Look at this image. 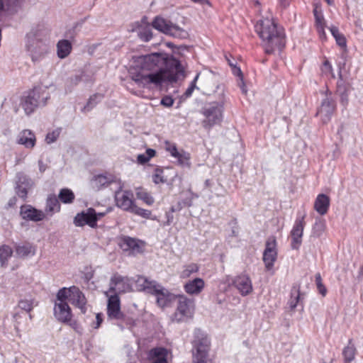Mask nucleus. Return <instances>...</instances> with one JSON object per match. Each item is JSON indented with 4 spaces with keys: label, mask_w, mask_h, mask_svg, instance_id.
Instances as JSON below:
<instances>
[{
    "label": "nucleus",
    "mask_w": 363,
    "mask_h": 363,
    "mask_svg": "<svg viewBox=\"0 0 363 363\" xmlns=\"http://www.w3.org/2000/svg\"><path fill=\"white\" fill-rule=\"evenodd\" d=\"M180 62L165 53H152L142 56L140 71L133 74L132 79L142 87L152 84L161 86L164 82L173 83L184 77Z\"/></svg>",
    "instance_id": "1"
},
{
    "label": "nucleus",
    "mask_w": 363,
    "mask_h": 363,
    "mask_svg": "<svg viewBox=\"0 0 363 363\" xmlns=\"http://www.w3.org/2000/svg\"><path fill=\"white\" fill-rule=\"evenodd\" d=\"M256 31L262 40L265 52L272 54L281 51L285 47L284 29L272 20L265 18L259 21L255 26Z\"/></svg>",
    "instance_id": "2"
},
{
    "label": "nucleus",
    "mask_w": 363,
    "mask_h": 363,
    "mask_svg": "<svg viewBox=\"0 0 363 363\" xmlns=\"http://www.w3.org/2000/svg\"><path fill=\"white\" fill-rule=\"evenodd\" d=\"M216 88L219 91L218 100L205 105L201 111L205 118L202 121V125L205 129L211 128L223 120V106L225 104L224 88L221 85H217Z\"/></svg>",
    "instance_id": "3"
},
{
    "label": "nucleus",
    "mask_w": 363,
    "mask_h": 363,
    "mask_svg": "<svg viewBox=\"0 0 363 363\" xmlns=\"http://www.w3.org/2000/svg\"><path fill=\"white\" fill-rule=\"evenodd\" d=\"M50 98L46 87L35 86L22 98L21 106L25 113L30 115L36 108L45 106Z\"/></svg>",
    "instance_id": "4"
},
{
    "label": "nucleus",
    "mask_w": 363,
    "mask_h": 363,
    "mask_svg": "<svg viewBox=\"0 0 363 363\" xmlns=\"http://www.w3.org/2000/svg\"><path fill=\"white\" fill-rule=\"evenodd\" d=\"M137 282L142 290L156 296L157 303L160 307L168 306L171 302L176 300L177 296L169 292L167 289L158 284L155 281H150L144 277H140Z\"/></svg>",
    "instance_id": "5"
},
{
    "label": "nucleus",
    "mask_w": 363,
    "mask_h": 363,
    "mask_svg": "<svg viewBox=\"0 0 363 363\" xmlns=\"http://www.w3.org/2000/svg\"><path fill=\"white\" fill-rule=\"evenodd\" d=\"M26 46L33 62L42 60L49 50L48 44L40 38L38 30L34 29L27 34Z\"/></svg>",
    "instance_id": "6"
},
{
    "label": "nucleus",
    "mask_w": 363,
    "mask_h": 363,
    "mask_svg": "<svg viewBox=\"0 0 363 363\" xmlns=\"http://www.w3.org/2000/svg\"><path fill=\"white\" fill-rule=\"evenodd\" d=\"M107 315L109 319L118 321V325L123 329L125 326L130 327L134 320L121 311V301L118 294L111 296L108 299Z\"/></svg>",
    "instance_id": "7"
},
{
    "label": "nucleus",
    "mask_w": 363,
    "mask_h": 363,
    "mask_svg": "<svg viewBox=\"0 0 363 363\" xmlns=\"http://www.w3.org/2000/svg\"><path fill=\"white\" fill-rule=\"evenodd\" d=\"M177 306L173 315V320L177 323L186 322L193 317L194 313V301L184 295H178L176 298Z\"/></svg>",
    "instance_id": "8"
},
{
    "label": "nucleus",
    "mask_w": 363,
    "mask_h": 363,
    "mask_svg": "<svg viewBox=\"0 0 363 363\" xmlns=\"http://www.w3.org/2000/svg\"><path fill=\"white\" fill-rule=\"evenodd\" d=\"M152 28L171 36L178 38H186L188 33L179 26L160 16H156L152 22Z\"/></svg>",
    "instance_id": "9"
},
{
    "label": "nucleus",
    "mask_w": 363,
    "mask_h": 363,
    "mask_svg": "<svg viewBox=\"0 0 363 363\" xmlns=\"http://www.w3.org/2000/svg\"><path fill=\"white\" fill-rule=\"evenodd\" d=\"M209 341L206 337L196 336L193 341V362L211 363L208 357Z\"/></svg>",
    "instance_id": "10"
},
{
    "label": "nucleus",
    "mask_w": 363,
    "mask_h": 363,
    "mask_svg": "<svg viewBox=\"0 0 363 363\" xmlns=\"http://www.w3.org/2000/svg\"><path fill=\"white\" fill-rule=\"evenodd\" d=\"M132 290V280L118 273L113 274L109 282V291L114 294L127 293Z\"/></svg>",
    "instance_id": "11"
},
{
    "label": "nucleus",
    "mask_w": 363,
    "mask_h": 363,
    "mask_svg": "<svg viewBox=\"0 0 363 363\" xmlns=\"http://www.w3.org/2000/svg\"><path fill=\"white\" fill-rule=\"evenodd\" d=\"M277 241L274 236L269 237L265 244V249L263 252V262L267 271L272 269L277 257L276 249Z\"/></svg>",
    "instance_id": "12"
},
{
    "label": "nucleus",
    "mask_w": 363,
    "mask_h": 363,
    "mask_svg": "<svg viewBox=\"0 0 363 363\" xmlns=\"http://www.w3.org/2000/svg\"><path fill=\"white\" fill-rule=\"evenodd\" d=\"M305 216V214L302 216H298L291 231V247L293 250H298L302 243L303 229L306 225L304 221Z\"/></svg>",
    "instance_id": "13"
},
{
    "label": "nucleus",
    "mask_w": 363,
    "mask_h": 363,
    "mask_svg": "<svg viewBox=\"0 0 363 363\" xmlns=\"http://www.w3.org/2000/svg\"><path fill=\"white\" fill-rule=\"evenodd\" d=\"M116 206L123 211L131 212L135 203L133 200V194L130 191H122V187L115 192Z\"/></svg>",
    "instance_id": "14"
},
{
    "label": "nucleus",
    "mask_w": 363,
    "mask_h": 363,
    "mask_svg": "<svg viewBox=\"0 0 363 363\" xmlns=\"http://www.w3.org/2000/svg\"><path fill=\"white\" fill-rule=\"evenodd\" d=\"M152 23L147 22V17L143 16L140 21L132 24V31L136 32L138 38L143 42H149L152 38Z\"/></svg>",
    "instance_id": "15"
},
{
    "label": "nucleus",
    "mask_w": 363,
    "mask_h": 363,
    "mask_svg": "<svg viewBox=\"0 0 363 363\" xmlns=\"http://www.w3.org/2000/svg\"><path fill=\"white\" fill-rule=\"evenodd\" d=\"M335 101L331 95H327L322 101L321 105L318 108L316 115L320 117L323 123H327L330 121L335 110Z\"/></svg>",
    "instance_id": "16"
},
{
    "label": "nucleus",
    "mask_w": 363,
    "mask_h": 363,
    "mask_svg": "<svg viewBox=\"0 0 363 363\" xmlns=\"http://www.w3.org/2000/svg\"><path fill=\"white\" fill-rule=\"evenodd\" d=\"M96 211L93 208H89L86 211L78 213L74 218V224L77 227H83L85 225L92 228L97 227L96 224Z\"/></svg>",
    "instance_id": "17"
},
{
    "label": "nucleus",
    "mask_w": 363,
    "mask_h": 363,
    "mask_svg": "<svg viewBox=\"0 0 363 363\" xmlns=\"http://www.w3.org/2000/svg\"><path fill=\"white\" fill-rule=\"evenodd\" d=\"M20 215L23 220L34 222L41 221L45 217V214L43 211L36 209L31 205L21 206Z\"/></svg>",
    "instance_id": "18"
},
{
    "label": "nucleus",
    "mask_w": 363,
    "mask_h": 363,
    "mask_svg": "<svg viewBox=\"0 0 363 363\" xmlns=\"http://www.w3.org/2000/svg\"><path fill=\"white\" fill-rule=\"evenodd\" d=\"M233 285L243 296L250 294L252 291V281L247 274H242L235 277L233 281Z\"/></svg>",
    "instance_id": "19"
},
{
    "label": "nucleus",
    "mask_w": 363,
    "mask_h": 363,
    "mask_svg": "<svg viewBox=\"0 0 363 363\" xmlns=\"http://www.w3.org/2000/svg\"><path fill=\"white\" fill-rule=\"evenodd\" d=\"M30 186V180L26 175L22 173L17 174L15 191L19 198L23 201L26 199Z\"/></svg>",
    "instance_id": "20"
},
{
    "label": "nucleus",
    "mask_w": 363,
    "mask_h": 363,
    "mask_svg": "<svg viewBox=\"0 0 363 363\" xmlns=\"http://www.w3.org/2000/svg\"><path fill=\"white\" fill-rule=\"evenodd\" d=\"M54 315L56 319L63 323H67L72 318V310L67 303H55Z\"/></svg>",
    "instance_id": "21"
},
{
    "label": "nucleus",
    "mask_w": 363,
    "mask_h": 363,
    "mask_svg": "<svg viewBox=\"0 0 363 363\" xmlns=\"http://www.w3.org/2000/svg\"><path fill=\"white\" fill-rule=\"evenodd\" d=\"M69 291H71L70 301L72 304L79 308L82 313H85L86 311V299L84 294L75 286H70Z\"/></svg>",
    "instance_id": "22"
},
{
    "label": "nucleus",
    "mask_w": 363,
    "mask_h": 363,
    "mask_svg": "<svg viewBox=\"0 0 363 363\" xmlns=\"http://www.w3.org/2000/svg\"><path fill=\"white\" fill-rule=\"evenodd\" d=\"M119 245L123 251H128L130 253H138L141 252L138 240L128 236L122 238Z\"/></svg>",
    "instance_id": "23"
},
{
    "label": "nucleus",
    "mask_w": 363,
    "mask_h": 363,
    "mask_svg": "<svg viewBox=\"0 0 363 363\" xmlns=\"http://www.w3.org/2000/svg\"><path fill=\"white\" fill-rule=\"evenodd\" d=\"M303 295L300 292V287L298 286L294 285L292 286L291 290L290 298L288 301V306L291 311H294L296 306H301V310L303 308V306L302 303V298Z\"/></svg>",
    "instance_id": "24"
},
{
    "label": "nucleus",
    "mask_w": 363,
    "mask_h": 363,
    "mask_svg": "<svg viewBox=\"0 0 363 363\" xmlns=\"http://www.w3.org/2000/svg\"><path fill=\"white\" fill-rule=\"evenodd\" d=\"M113 182L111 175L98 174L94 177L91 181V186L96 191L106 187Z\"/></svg>",
    "instance_id": "25"
},
{
    "label": "nucleus",
    "mask_w": 363,
    "mask_h": 363,
    "mask_svg": "<svg viewBox=\"0 0 363 363\" xmlns=\"http://www.w3.org/2000/svg\"><path fill=\"white\" fill-rule=\"evenodd\" d=\"M150 357L152 359V363H168V350L164 347H155L150 351Z\"/></svg>",
    "instance_id": "26"
},
{
    "label": "nucleus",
    "mask_w": 363,
    "mask_h": 363,
    "mask_svg": "<svg viewBox=\"0 0 363 363\" xmlns=\"http://www.w3.org/2000/svg\"><path fill=\"white\" fill-rule=\"evenodd\" d=\"M204 281L201 278H195L184 285V290L189 294H198L204 288Z\"/></svg>",
    "instance_id": "27"
},
{
    "label": "nucleus",
    "mask_w": 363,
    "mask_h": 363,
    "mask_svg": "<svg viewBox=\"0 0 363 363\" xmlns=\"http://www.w3.org/2000/svg\"><path fill=\"white\" fill-rule=\"evenodd\" d=\"M18 143L27 148H32L35 144V136L30 130H24L18 135Z\"/></svg>",
    "instance_id": "28"
},
{
    "label": "nucleus",
    "mask_w": 363,
    "mask_h": 363,
    "mask_svg": "<svg viewBox=\"0 0 363 363\" xmlns=\"http://www.w3.org/2000/svg\"><path fill=\"white\" fill-rule=\"evenodd\" d=\"M330 199L325 194H319L314 203L315 211L320 215H325L328 210Z\"/></svg>",
    "instance_id": "29"
},
{
    "label": "nucleus",
    "mask_w": 363,
    "mask_h": 363,
    "mask_svg": "<svg viewBox=\"0 0 363 363\" xmlns=\"http://www.w3.org/2000/svg\"><path fill=\"white\" fill-rule=\"evenodd\" d=\"M45 212L52 215L55 212L60 211V204L59 199L55 195L51 194L48 196L46 201Z\"/></svg>",
    "instance_id": "30"
},
{
    "label": "nucleus",
    "mask_w": 363,
    "mask_h": 363,
    "mask_svg": "<svg viewBox=\"0 0 363 363\" xmlns=\"http://www.w3.org/2000/svg\"><path fill=\"white\" fill-rule=\"evenodd\" d=\"M72 50V44L68 40H61L57 44V56L61 58L67 57Z\"/></svg>",
    "instance_id": "31"
},
{
    "label": "nucleus",
    "mask_w": 363,
    "mask_h": 363,
    "mask_svg": "<svg viewBox=\"0 0 363 363\" xmlns=\"http://www.w3.org/2000/svg\"><path fill=\"white\" fill-rule=\"evenodd\" d=\"M14 248L16 255L19 257H26L30 254L34 255L33 247L30 243L16 244Z\"/></svg>",
    "instance_id": "32"
},
{
    "label": "nucleus",
    "mask_w": 363,
    "mask_h": 363,
    "mask_svg": "<svg viewBox=\"0 0 363 363\" xmlns=\"http://www.w3.org/2000/svg\"><path fill=\"white\" fill-rule=\"evenodd\" d=\"M13 255V250L6 245L0 247V264L2 267H6L8 261Z\"/></svg>",
    "instance_id": "33"
},
{
    "label": "nucleus",
    "mask_w": 363,
    "mask_h": 363,
    "mask_svg": "<svg viewBox=\"0 0 363 363\" xmlns=\"http://www.w3.org/2000/svg\"><path fill=\"white\" fill-rule=\"evenodd\" d=\"M332 35L335 39L336 43L342 48L345 49L347 47V40L345 35L339 31L336 26L330 28Z\"/></svg>",
    "instance_id": "34"
},
{
    "label": "nucleus",
    "mask_w": 363,
    "mask_h": 363,
    "mask_svg": "<svg viewBox=\"0 0 363 363\" xmlns=\"http://www.w3.org/2000/svg\"><path fill=\"white\" fill-rule=\"evenodd\" d=\"M103 99L104 94H102L96 93L93 94L89 97L86 104L84 106L82 111H91Z\"/></svg>",
    "instance_id": "35"
},
{
    "label": "nucleus",
    "mask_w": 363,
    "mask_h": 363,
    "mask_svg": "<svg viewBox=\"0 0 363 363\" xmlns=\"http://www.w3.org/2000/svg\"><path fill=\"white\" fill-rule=\"evenodd\" d=\"M136 196L138 199L142 200L148 206H151L154 203V198L143 188H138L136 189Z\"/></svg>",
    "instance_id": "36"
},
{
    "label": "nucleus",
    "mask_w": 363,
    "mask_h": 363,
    "mask_svg": "<svg viewBox=\"0 0 363 363\" xmlns=\"http://www.w3.org/2000/svg\"><path fill=\"white\" fill-rule=\"evenodd\" d=\"M177 159L178 164L182 166V167L190 168L191 167V156L188 152L184 151V150H180L178 156L175 157Z\"/></svg>",
    "instance_id": "37"
},
{
    "label": "nucleus",
    "mask_w": 363,
    "mask_h": 363,
    "mask_svg": "<svg viewBox=\"0 0 363 363\" xmlns=\"http://www.w3.org/2000/svg\"><path fill=\"white\" fill-rule=\"evenodd\" d=\"M58 199L64 203H71L74 199V194L69 189H62L59 193Z\"/></svg>",
    "instance_id": "38"
},
{
    "label": "nucleus",
    "mask_w": 363,
    "mask_h": 363,
    "mask_svg": "<svg viewBox=\"0 0 363 363\" xmlns=\"http://www.w3.org/2000/svg\"><path fill=\"white\" fill-rule=\"evenodd\" d=\"M130 213H134V214L144 218L151 219L153 220L156 219L155 216H154V217L152 216V212L150 210L140 208V207L137 206L136 205H135V206H133V208L132 209Z\"/></svg>",
    "instance_id": "39"
},
{
    "label": "nucleus",
    "mask_w": 363,
    "mask_h": 363,
    "mask_svg": "<svg viewBox=\"0 0 363 363\" xmlns=\"http://www.w3.org/2000/svg\"><path fill=\"white\" fill-rule=\"evenodd\" d=\"M199 269V266L196 264L191 263L184 267L180 274V277L186 279L189 277L192 274L196 273Z\"/></svg>",
    "instance_id": "40"
},
{
    "label": "nucleus",
    "mask_w": 363,
    "mask_h": 363,
    "mask_svg": "<svg viewBox=\"0 0 363 363\" xmlns=\"http://www.w3.org/2000/svg\"><path fill=\"white\" fill-rule=\"evenodd\" d=\"M325 228V221L323 220H317L313 226V235L315 237H320L323 233Z\"/></svg>",
    "instance_id": "41"
},
{
    "label": "nucleus",
    "mask_w": 363,
    "mask_h": 363,
    "mask_svg": "<svg viewBox=\"0 0 363 363\" xmlns=\"http://www.w3.org/2000/svg\"><path fill=\"white\" fill-rule=\"evenodd\" d=\"M69 290L70 287H63L58 291L56 296L57 301H59L58 303H67V299L71 298V291Z\"/></svg>",
    "instance_id": "42"
},
{
    "label": "nucleus",
    "mask_w": 363,
    "mask_h": 363,
    "mask_svg": "<svg viewBox=\"0 0 363 363\" xmlns=\"http://www.w3.org/2000/svg\"><path fill=\"white\" fill-rule=\"evenodd\" d=\"M355 348L353 346H347L342 352L346 362H350L354 358Z\"/></svg>",
    "instance_id": "43"
},
{
    "label": "nucleus",
    "mask_w": 363,
    "mask_h": 363,
    "mask_svg": "<svg viewBox=\"0 0 363 363\" xmlns=\"http://www.w3.org/2000/svg\"><path fill=\"white\" fill-rule=\"evenodd\" d=\"M18 306L22 310L29 313L33 308V299H22L18 302Z\"/></svg>",
    "instance_id": "44"
},
{
    "label": "nucleus",
    "mask_w": 363,
    "mask_h": 363,
    "mask_svg": "<svg viewBox=\"0 0 363 363\" xmlns=\"http://www.w3.org/2000/svg\"><path fill=\"white\" fill-rule=\"evenodd\" d=\"M313 14L315 18V23L317 28H320L321 30H323L324 18L321 11H318L317 6H315V9H313Z\"/></svg>",
    "instance_id": "45"
},
{
    "label": "nucleus",
    "mask_w": 363,
    "mask_h": 363,
    "mask_svg": "<svg viewBox=\"0 0 363 363\" xmlns=\"http://www.w3.org/2000/svg\"><path fill=\"white\" fill-rule=\"evenodd\" d=\"M61 133V128H57L53 131L48 133L46 135L45 140L47 143L50 144L57 140Z\"/></svg>",
    "instance_id": "46"
},
{
    "label": "nucleus",
    "mask_w": 363,
    "mask_h": 363,
    "mask_svg": "<svg viewBox=\"0 0 363 363\" xmlns=\"http://www.w3.org/2000/svg\"><path fill=\"white\" fill-rule=\"evenodd\" d=\"M165 150L169 152L172 157H176L180 151L177 150L175 143H170L169 141L165 142Z\"/></svg>",
    "instance_id": "47"
},
{
    "label": "nucleus",
    "mask_w": 363,
    "mask_h": 363,
    "mask_svg": "<svg viewBox=\"0 0 363 363\" xmlns=\"http://www.w3.org/2000/svg\"><path fill=\"white\" fill-rule=\"evenodd\" d=\"M337 91L340 94L341 101L343 104H346L347 103L348 94L347 93V90L345 86L340 84L339 82H337Z\"/></svg>",
    "instance_id": "48"
},
{
    "label": "nucleus",
    "mask_w": 363,
    "mask_h": 363,
    "mask_svg": "<svg viewBox=\"0 0 363 363\" xmlns=\"http://www.w3.org/2000/svg\"><path fill=\"white\" fill-rule=\"evenodd\" d=\"M163 170L160 168H156L155 173L152 175V181L155 184L164 183L166 180L162 176Z\"/></svg>",
    "instance_id": "49"
},
{
    "label": "nucleus",
    "mask_w": 363,
    "mask_h": 363,
    "mask_svg": "<svg viewBox=\"0 0 363 363\" xmlns=\"http://www.w3.org/2000/svg\"><path fill=\"white\" fill-rule=\"evenodd\" d=\"M315 283L317 285V288L323 296H325L326 294L327 290L325 287V286L322 283V279L320 273H317L315 276Z\"/></svg>",
    "instance_id": "50"
},
{
    "label": "nucleus",
    "mask_w": 363,
    "mask_h": 363,
    "mask_svg": "<svg viewBox=\"0 0 363 363\" xmlns=\"http://www.w3.org/2000/svg\"><path fill=\"white\" fill-rule=\"evenodd\" d=\"M82 79H83V76H82V74L80 73L79 74H75L74 76L71 77L69 79L68 82L69 83V86L71 87H73V86L79 84L82 82Z\"/></svg>",
    "instance_id": "51"
},
{
    "label": "nucleus",
    "mask_w": 363,
    "mask_h": 363,
    "mask_svg": "<svg viewBox=\"0 0 363 363\" xmlns=\"http://www.w3.org/2000/svg\"><path fill=\"white\" fill-rule=\"evenodd\" d=\"M160 104L165 107H171L174 104V99L170 96H164L161 99Z\"/></svg>",
    "instance_id": "52"
},
{
    "label": "nucleus",
    "mask_w": 363,
    "mask_h": 363,
    "mask_svg": "<svg viewBox=\"0 0 363 363\" xmlns=\"http://www.w3.org/2000/svg\"><path fill=\"white\" fill-rule=\"evenodd\" d=\"M82 76H83V79L82 82L86 84H91L94 82L93 77L91 74H86L84 72H81Z\"/></svg>",
    "instance_id": "53"
},
{
    "label": "nucleus",
    "mask_w": 363,
    "mask_h": 363,
    "mask_svg": "<svg viewBox=\"0 0 363 363\" xmlns=\"http://www.w3.org/2000/svg\"><path fill=\"white\" fill-rule=\"evenodd\" d=\"M103 322V314L102 313H97L96 315V322L94 323L93 327L94 328H99Z\"/></svg>",
    "instance_id": "54"
},
{
    "label": "nucleus",
    "mask_w": 363,
    "mask_h": 363,
    "mask_svg": "<svg viewBox=\"0 0 363 363\" xmlns=\"http://www.w3.org/2000/svg\"><path fill=\"white\" fill-rule=\"evenodd\" d=\"M137 160L138 163L144 164L147 163L150 160L147 157L145 154H140L138 155Z\"/></svg>",
    "instance_id": "55"
},
{
    "label": "nucleus",
    "mask_w": 363,
    "mask_h": 363,
    "mask_svg": "<svg viewBox=\"0 0 363 363\" xmlns=\"http://www.w3.org/2000/svg\"><path fill=\"white\" fill-rule=\"evenodd\" d=\"M111 208H107L106 211H105V212L97 213L96 211V214H95L96 215V216H95L96 217V224H97V221L99 220H100L101 218L104 217L108 212L111 211Z\"/></svg>",
    "instance_id": "56"
},
{
    "label": "nucleus",
    "mask_w": 363,
    "mask_h": 363,
    "mask_svg": "<svg viewBox=\"0 0 363 363\" xmlns=\"http://www.w3.org/2000/svg\"><path fill=\"white\" fill-rule=\"evenodd\" d=\"M156 154V152L155 150L148 148L147 149L145 155L147 156V157L150 160L152 157H153Z\"/></svg>",
    "instance_id": "57"
},
{
    "label": "nucleus",
    "mask_w": 363,
    "mask_h": 363,
    "mask_svg": "<svg viewBox=\"0 0 363 363\" xmlns=\"http://www.w3.org/2000/svg\"><path fill=\"white\" fill-rule=\"evenodd\" d=\"M67 324H69V325L71 326L76 331H78L79 329V325L76 320H72L71 319V320Z\"/></svg>",
    "instance_id": "58"
},
{
    "label": "nucleus",
    "mask_w": 363,
    "mask_h": 363,
    "mask_svg": "<svg viewBox=\"0 0 363 363\" xmlns=\"http://www.w3.org/2000/svg\"><path fill=\"white\" fill-rule=\"evenodd\" d=\"M166 217H167V222H166V225H170L173 220H174V216H173V213H170V212H167L166 213Z\"/></svg>",
    "instance_id": "59"
},
{
    "label": "nucleus",
    "mask_w": 363,
    "mask_h": 363,
    "mask_svg": "<svg viewBox=\"0 0 363 363\" xmlns=\"http://www.w3.org/2000/svg\"><path fill=\"white\" fill-rule=\"evenodd\" d=\"M323 67L325 69H327L329 72H331L333 70L332 65L328 60H325L323 62Z\"/></svg>",
    "instance_id": "60"
},
{
    "label": "nucleus",
    "mask_w": 363,
    "mask_h": 363,
    "mask_svg": "<svg viewBox=\"0 0 363 363\" xmlns=\"http://www.w3.org/2000/svg\"><path fill=\"white\" fill-rule=\"evenodd\" d=\"M199 73H198L196 77H194V79H193V81L191 82V84H190V87H192L193 89H194L196 86V81L198 80L199 79Z\"/></svg>",
    "instance_id": "61"
},
{
    "label": "nucleus",
    "mask_w": 363,
    "mask_h": 363,
    "mask_svg": "<svg viewBox=\"0 0 363 363\" xmlns=\"http://www.w3.org/2000/svg\"><path fill=\"white\" fill-rule=\"evenodd\" d=\"M16 201H17V199L16 196H13L12 198H11L8 202V205L10 206V207H12L16 203Z\"/></svg>",
    "instance_id": "62"
},
{
    "label": "nucleus",
    "mask_w": 363,
    "mask_h": 363,
    "mask_svg": "<svg viewBox=\"0 0 363 363\" xmlns=\"http://www.w3.org/2000/svg\"><path fill=\"white\" fill-rule=\"evenodd\" d=\"M194 89H193L192 87L189 86L187 88V89L186 90V91L184 92L185 96L189 97L192 94V92L194 91Z\"/></svg>",
    "instance_id": "63"
},
{
    "label": "nucleus",
    "mask_w": 363,
    "mask_h": 363,
    "mask_svg": "<svg viewBox=\"0 0 363 363\" xmlns=\"http://www.w3.org/2000/svg\"><path fill=\"white\" fill-rule=\"evenodd\" d=\"M233 72H234L235 74H237L238 76H242V75L240 69L239 67H236L235 66H234Z\"/></svg>",
    "instance_id": "64"
}]
</instances>
